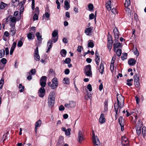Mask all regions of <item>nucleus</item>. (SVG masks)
<instances>
[{"instance_id": "obj_1", "label": "nucleus", "mask_w": 146, "mask_h": 146, "mask_svg": "<svg viewBox=\"0 0 146 146\" xmlns=\"http://www.w3.org/2000/svg\"><path fill=\"white\" fill-rule=\"evenodd\" d=\"M117 103H116V105H118L120 108H122L124 105V97L122 95L117 94Z\"/></svg>"}, {"instance_id": "obj_2", "label": "nucleus", "mask_w": 146, "mask_h": 146, "mask_svg": "<svg viewBox=\"0 0 146 146\" xmlns=\"http://www.w3.org/2000/svg\"><path fill=\"white\" fill-rule=\"evenodd\" d=\"M84 72L87 76H91L92 75L91 66L88 64L85 66L84 68Z\"/></svg>"}, {"instance_id": "obj_3", "label": "nucleus", "mask_w": 146, "mask_h": 146, "mask_svg": "<svg viewBox=\"0 0 146 146\" xmlns=\"http://www.w3.org/2000/svg\"><path fill=\"white\" fill-rule=\"evenodd\" d=\"M93 135V143L94 146H100V142L97 136H95V133L93 130L92 131Z\"/></svg>"}, {"instance_id": "obj_4", "label": "nucleus", "mask_w": 146, "mask_h": 146, "mask_svg": "<svg viewBox=\"0 0 146 146\" xmlns=\"http://www.w3.org/2000/svg\"><path fill=\"white\" fill-rule=\"evenodd\" d=\"M32 1L31 8L33 10L32 13L33 15L34 14L33 19V21H34L36 20V8L35 9V0H32Z\"/></svg>"}, {"instance_id": "obj_5", "label": "nucleus", "mask_w": 146, "mask_h": 146, "mask_svg": "<svg viewBox=\"0 0 146 146\" xmlns=\"http://www.w3.org/2000/svg\"><path fill=\"white\" fill-rule=\"evenodd\" d=\"M55 97L53 96L49 97L48 98V105L50 108H52L54 104Z\"/></svg>"}, {"instance_id": "obj_6", "label": "nucleus", "mask_w": 146, "mask_h": 146, "mask_svg": "<svg viewBox=\"0 0 146 146\" xmlns=\"http://www.w3.org/2000/svg\"><path fill=\"white\" fill-rule=\"evenodd\" d=\"M45 86H41L39 89L38 92V94L39 96L41 98H43L45 94V90L44 88Z\"/></svg>"}, {"instance_id": "obj_7", "label": "nucleus", "mask_w": 146, "mask_h": 146, "mask_svg": "<svg viewBox=\"0 0 146 146\" xmlns=\"http://www.w3.org/2000/svg\"><path fill=\"white\" fill-rule=\"evenodd\" d=\"M47 77L45 76H43L41 77L40 80V84L41 86H45L46 84Z\"/></svg>"}, {"instance_id": "obj_8", "label": "nucleus", "mask_w": 146, "mask_h": 146, "mask_svg": "<svg viewBox=\"0 0 146 146\" xmlns=\"http://www.w3.org/2000/svg\"><path fill=\"white\" fill-rule=\"evenodd\" d=\"M52 84L51 88L54 89L56 88L58 86V82L57 78H53L52 80Z\"/></svg>"}, {"instance_id": "obj_9", "label": "nucleus", "mask_w": 146, "mask_h": 146, "mask_svg": "<svg viewBox=\"0 0 146 146\" xmlns=\"http://www.w3.org/2000/svg\"><path fill=\"white\" fill-rule=\"evenodd\" d=\"M121 143L122 146H129V141L127 138L125 136L122 137Z\"/></svg>"}, {"instance_id": "obj_10", "label": "nucleus", "mask_w": 146, "mask_h": 146, "mask_svg": "<svg viewBox=\"0 0 146 146\" xmlns=\"http://www.w3.org/2000/svg\"><path fill=\"white\" fill-rule=\"evenodd\" d=\"M95 58L94 60L96 63L97 67H98L99 65L100 62V56L97 50H96L95 52Z\"/></svg>"}, {"instance_id": "obj_11", "label": "nucleus", "mask_w": 146, "mask_h": 146, "mask_svg": "<svg viewBox=\"0 0 146 146\" xmlns=\"http://www.w3.org/2000/svg\"><path fill=\"white\" fill-rule=\"evenodd\" d=\"M64 137L62 136H60L59 137L58 141L56 143L57 146H60L63 145L64 143Z\"/></svg>"}, {"instance_id": "obj_12", "label": "nucleus", "mask_w": 146, "mask_h": 146, "mask_svg": "<svg viewBox=\"0 0 146 146\" xmlns=\"http://www.w3.org/2000/svg\"><path fill=\"white\" fill-rule=\"evenodd\" d=\"M42 35L40 34L38 32H37V40H38V46H40L42 44Z\"/></svg>"}, {"instance_id": "obj_13", "label": "nucleus", "mask_w": 146, "mask_h": 146, "mask_svg": "<svg viewBox=\"0 0 146 146\" xmlns=\"http://www.w3.org/2000/svg\"><path fill=\"white\" fill-rule=\"evenodd\" d=\"M84 136L82 134V132L80 131H79L78 133V141L80 143H81L84 140Z\"/></svg>"}, {"instance_id": "obj_14", "label": "nucleus", "mask_w": 146, "mask_h": 146, "mask_svg": "<svg viewBox=\"0 0 146 146\" xmlns=\"http://www.w3.org/2000/svg\"><path fill=\"white\" fill-rule=\"evenodd\" d=\"M113 32L114 35V37L115 38L118 39L119 36V31L117 28H115L113 30Z\"/></svg>"}, {"instance_id": "obj_15", "label": "nucleus", "mask_w": 146, "mask_h": 146, "mask_svg": "<svg viewBox=\"0 0 146 146\" xmlns=\"http://www.w3.org/2000/svg\"><path fill=\"white\" fill-rule=\"evenodd\" d=\"M99 121L101 124L105 122L106 119L104 117V114L102 113L101 114L99 119Z\"/></svg>"}, {"instance_id": "obj_16", "label": "nucleus", "mask_w": 146, "mask_h": 146, "mask_svg": "<svg viewBox=\"0 0 146 146\" xmlns=\"http://www.w3.org/2000/svg\"><path fill=\"white\" fill-rule=\"evenodd\" d=\"M7 20L8 21H10L11 22L15 23H16V19L15 17L11 16L8 17L7 19Z\"/></svg>"}, {"instance_id": "obj_17", "label": "nucleus", "mask_w": 146, "mask_h": 146, "mask_svg": "<svg viewBox=\"0 0 146 146\" xmlns=\"http://www.w3.org/2000/svg\"><path fill=\"white\" fill-rule=\"evenodd\" d=\"M93 29V27H92L86 28L85 30V33L86 35H90V34L91 33Z\"/></svg>"}, {"instance_id": "obj_18", "label": "nucleus", "mask_w": 146, "mask_h": 146, "mask_svg": "<svg viewBox=\"0 0 146 146\" xmlns=\"http://www.w3.org/2000/svg\"><path fill=\"white\" fill-rule=\"evenodd\" d=\"M104 66L103 63L101 62L99 68V70L101 74L102 75L103 73Z\"/></svg>"}, {"instance_id": "obj_19", "label": "nucleus", "mask_w": 146, "mask_h": 146, "mask_svg": "<svg viewBox=\"0 0 146 146\" xmlns=\"http://www.w3.org/2000/svg\"><path fill=\"white\" fill-rule=\"evenodd\" d=\"M136 61L134 59L131 58L129 59L128 63L130 65H134L136 63Z\"/></svg>"}, {"instance_id": "obj_20", "label": "nucleus", "mask_w": 146, "mask_h": 146, "mask_svg": "<svg viewBox=\"0 0 146 146\" xmlns=\"http://www.w3.org/2000/svg\"><path fill=\"white\" fill-rule=\"evenodd\" d=\"M15 24H14V25L12 27L11 29L10 33L12 36H13L16 33V30L15 29Z\"/></svg>"}, {"instance_id": "obj_21", "label": "nucleus", "mask_w": 146, "mask_h": 146, "mask_svg": "<svg viewBox=\"0 0 146 146\" xmlns=\"http://www.w3.org/2000/svg\"><path fill=\"white\" fill-rule=\"evenodd\" d=\"M111 3V1L110 0L106 3V7L108 11H110L111 10V7L110 6Z\"/></svg>"}, {"instance_id": "obj_22", "label": "nucleus", "mask_w": 146, "mask_h": 146, "mask_svg": "<svg viewBox=\"0 0 146 146\" xmlns=\"http://www.w3.org/2000/svg\"><path fill=\"white\" fill-rule=\"evenodd\" d=\"M64 5V8L65 9V10H68L70 8V6L68 1H65Z\"/></svg>"}, {"instance_id": "obj_23", "label": "nucleus", "mask_w": 146, "mask_h": 146, "mask_svg": "<svg viewBox=\"0 0 146 146\" xmlns=\"http://www.w3.org/2000/svg\"><path fill=\"white\" fill-rule=\"evenodd\" d=\"M121 44L119 42L114 44L113 46L114 47V51L115 52V49L119 47H120Z\"/></svg>"}, {"instance_id": "obj_24", "label": "nucleus", "mask_w": 146, "mask_h": 146, "mask_svg": "<svg viewBox=\"0 0 146 146\" xmlns=\"http://www.w3.org/2000/svg\"><path fill=\"white\" fill-rule=\"evenodd\" d=\"M124 119L122 116H120L118 119V123L120 125L124 124Z\"/></svg>"}, {"instance_id": "obj_25", "label": "nucleus", "mask_w": 146, "mask_h": 146, "mask_svg": "<svg viewBox=\"0 0 146 146\" xmlns=\"http://www.w3.org/2000/svg\"><path fill=\"white\" fill-rule=\"evenodd\" d=\"M66 53L67 52L66 50L64 49H62L60 50V54L62 57H65Z\"/></svg>"}, {"instance_id": "obj_26", "label": "nucleus", "mask_w": 146, "mask_h": 146, "mask_svg": "<svg viewBox=\"0 0 146 146\" xmlns=\"http://www.w3.org/2000/svg\"><path fill=\"white\" fill-rule=\"evenodd\" d=\"M34 35V34L30 33L27 35L28 38L30 40L33 39L35 38Z\"/></svg>"}, {"instance_id": "obj_27", "label": "nucleus", "mask_w": 146, "mask_h": 146, "mask_svg": "<svg viewBox=\"0 0 146 146\" xmlns=\"http://www.w3.org/2000/svg\"><path fill=\"white\" fill-rule=\"evenodd\" d=\"M19 88L20 89L19 91L20 92H23L25 90V87L24 86H23L21 84H19Z\"/></svg>"}, {"instance_id": "obj_28", "label": "nucleus", "mask_w": 146, "mask_h": 146, "mask_svg": "<svg viewBox=\"0 0 146 146\" xmlns=\"http://www.w3.org/2000/svg\"><path fill=\"white\" fill-rule=\"evenodd\" d=\"M52 41L51 40H49L47 42V46L48 47V48H49V49H50L52 47Z\"/></svg>"}, {"instance_id": "obj_29", "label": "nucleus", "mask_w": 146, "mask_h": 146, "mask_svg": "<svg viewBox=\"0 0 146 146\" xmlns=\"http://www.w3.org/2000/svg\"><path fill=\"white\" fill-rule=\"evenodd\" d=\"M52 41L51 40H49L47 42V46L48 47V48H49V49H50L52 47Z\"/></svg>"}, {"instance_id": "obj_30", "label": "nucleus", "mask_w": 146, "mask_h": 146, "mask_svg": "<svg viewBox=\"0 0 146 146\" xmlns=\"http://www.w3.org/2000/svg\"><path fill=\"white\" fill-rule=\"evenodd\" d=\"M89 42L88 44V47L91 48H93L94 46V44L93 42V41L92 40H90L89 41Z\"/></svg>"}, {"instance_id": "obj_31", "label": "nucleus", "mask_w": 146, "mask_h": 146, "mask_svg": "<svg viewBox=\"0 0 146 146\" xmlns=\"http://www.w3.org/2000/svg\"><path fill=\"white\" fill-rule=\"evenodd\" d=\"M19 4L18 0H12V4L14 7L17 6Z\"/></svg>"}, {"instance_id": "obj_32", "label": "nucleus", "mask_w": 146, "mask_h": 146, "mask_svg": "<svg viewBox=\"0 0 146 146\" xmlns=\"http://www.w3.org/2000/svg\"><path fill=\"white\" fill-rule=\"evenodd\" d=\"M69 104L70 108H74L76 106V102L73 101H70Z\"/></svg>"}, {"instance_id": "obj_33", "label": "nucleus", "mask_w": 146, "mask_h": 146, "mask_svg": "<svg viewBox=\"0 0 146 146\" xmlns=\"http://www.w3.org/2000/svg\"><path fill=\"white\" fill-rule=\"evenodd\" d=\"M116 103H115L114 104V111L115 112V114L118 115V111L119 106L118 105H116Z\"/></svg>"}, {"instance_id": "obj_34", "label": "nucleus", "mask_w": 146, "mask_h": 146, "mask_svg": "<svg viewBox=\"0 0 146 146\" xmlns=\"http://www.w3.org/2000/svg\"><path fill=\"white\" fill-rule=\"evenodd\" d=\"M104 110L105 111L108 110V101L105 100L104 102Z\"/></svg>"}, {"instance_id": "obj_35", "label": "nucleus", "mask_w": 146, "mask_h": 146, "mask_svg": "<svg viewBox=\"0 0 146 146\" xmlns=\"http://www.w3.org/2000/svg\"><path fill=\"white\" fill-rule=\"evenodd\" d=\"M134 82H139V77L137 74H135L134 76Z\"/></svg>"}, {"instance_id": "obj_36", "label": "nucleus", "mask_w": 146, "mask_h": 146, "mask_svg": "<svg viewBox=\"0 0 146 146\" xmlns=\"http://www.w3.org/2000/svg\"><path fill=\"white\" fill-rule=\"evenodd\" d=\"M58 35V31L56 30H54L52 33V37L53 38H55Z\"/></svg>"}, {"instance_id": "obj_37", "label": "nucleus", "mask_w": 146, "mask_h": 146, "mask_svg": "<svg viewBox=\"0 0 146 146\" xmlns=\"http://www.w3.org/2000/svg\"><path fill=\"white\" fill-rule=\"evenodd\" d=\"M127 54L125 52H124L122 54V56H121V59L123 60H124L127 58Z\"/></svg>"}, {"instance_id": "obj_38", "label": "nucleus", "mask_w": 146, "mask_h": 146, "mask_svg": "<svg viewBox=\"0 0 146 146\" xmlns=\"http://www.w3.org/2000/svg\"><path fill=\"white\" fill-rule=\"evenodd\" d=\"M7 5V4L4 3L3 2H1L0 4V8L1 9H4Z\"/></svg>"}, {"instance_id": "obj_39", "label": "nucleus", "mask_w": 146, "mask_h": 146, "mask_svg": "<svg viewBox=\"0 0 146 146\" xmlns=\"http://www.w3.org/2000/svg\"><path fill=\"white\" fill-rule=\"evenodd\" d=\"M63 82L64 84H69V78H65L63 79Z\"/></svg>"}, {"instance_id": "obj_40", "label": "nucleus", "mask_w": 146, "mask_h": 146, "mask_svg": "<svg viewBox=\"0 0 146 146\" xmlns=\"http://www.w3.org/2000/svg\"><path fill=\"white\" fill-rule=\"evenodd\" d=\"M88 10L90 11H91L94 9V7L92 4L89 3L88 5Z\"/></svg>"}, {"instance_id": "obj_41", "label": "nucleus", "mask_w": 146, "mask_h": 146, "mask_svg": "<svg viewBox=\"0 0 146 146\" xmlns=\"http://www.w3.org/2000/svg\"><path fill=\"white\" fill-rule=\"evenodd\" d=\"M5 54V50L4 49L0 50V58L3 57Z\"/></svg>"}, {"instance_id": "obj_42", "label": "nucleus", "mask_w": 146, "mask_h": 146, "mask_svg": "<svg viewBox=\"0 0 146 146\" xmlns=\"http://www.w3.org/2000/svg\"><path fill=\"white\" fill-rule=\"evenodd\" d=\"M116 54L119 56H120L121 54L122 50L120 49H117L116 50Z\"/></svg>"}, {"instance_id": "obj_43", "label": "nucleus", "mask_w": 146, "mask_h": 146, "mask_svg": "<svg viewBox=\"0 0 146 146\" xmlns=\"http://www.w3.org/2000/svg\"><path fill=\"white\" fill-rule=\"evenodd\" d=\"M71 131V129L70 128H68L67 129L66 131H65V134L67 136H69L70 135V131Z\"/></svg>"}, {"instance_id": "obj_44", "label": "nucleus", "mask_w": 146, "mask_h": 146, "mask_svg": "<svg viewBox=\"0 0 146 146\" xmlns=\"http://www.w3.org/2000/svg\"><path fill=\"white\" fill-rule=\"evenodd\" d=\"M23 41L22 40H20L18 41L17 44V46L19 47H21L23 45Z\"/></svg>"}, {"instance_id": "obj_45", "label": "nucleus", "mask_w": 146, "mask_h": 146, "mask_svg": "<svg viewBox=\"0 0 146 146\" xmlns=\"http://www.w3.org/2000/svg\"><path fill=\"white\" fill-rule=\"evenodd\" d=\"M4 83V80L3 78H2L0 80V88L1 89L3 86Z\"/></svg>"}, {"instance_id": "obj_46", "label": "nucleus", "mask_w": 146, "mask_h": 146, "mask_svg": "<svg viewBox=\"0 0 146 146\" xmlns=\"http://www.w3.org/2000/svg\"><path fill=\"white\" fill-rule=\"evenodd\" d=\"M71 61V60L70 58H66L65 60L64 61V62L66 64L70 63Z\"/></svg>"}, {"instance_id": "obj_47", "label": "nucleus", "mask_w": 146, "mask_h": 146, "mask_svg": "<svg viewBox=\"0 0 146 146\" xmlns=\"http://www.w3.org/2000/svg\"><path fill=\"white\" fill-rule=\"evenodd\" d=\"M36 30V28L35 27H31L30 30V33H31L34 34L35 33Z\"/></svg>"}, {"instance_id": "obj_48", "label": "nucleus", "mask_w": 146, "mask_h": 146, "mask_svg": "<svg viewBox=\"0 0 146 146\" xmlns=\"http://www.w3.org/2000/svg\"><path fill=\"white\" fill-rule=\"evenodd\" d=\"M108 40H109L111 41V40H112V37L111 35L110 34L109 32L108 33Z\"/></svg>"}, {"instance_id": "obj_49", "label": "nucleus", "mask_w": 146, "mask_h": 146, "mask_svg": "<svg viewBox=\"0 0 146 146\" xmlns=\"http://www.w3.org/2000/svg\"><path fill=\"white\" fill-rule=\"evenodd\" d=\"M87 88L91 92L92 91V88L91 85L90 84H88L87 86Z\"/></svg>"}, {"instance_id": "obj_50", "label": "nucleus", "mask_w": 146, "mask_h": 146, "mask_svg": "<svg viewBox=\"0 0 146 146\" xmlns=\"http://www.w3.org/2000/svg\"><path fill=\"white\" fill-rule=\"evenodd\" d=\"M130 1H125V2L124 4V5L125 7H128L130 5Z\"/></svg>"}, {"instance_id": "obj_51", "label": "nucleus", "mask_w": 146, "mask_h": 146, "mask_svg": "<svg viewBox=\"0 0 146 146\" xmlns=\"http://www.w3.org/2000/svg\"><path fill=\"white\" fill-rule=\"evenodd\" d=\"M137 129L136 130L137 133L138 135H139L141 133V129L139 127V128L137 127Z\"/></svg>"}, {"instance_id": "obj_52", "label": "nucleus", "mask_w": 146, "mask_h": 146, "mask_svg": "<svg viewBox=\"0 0 146 146\" xmlns=\"http://www.w3.org/2000/svg\"><path fill=\"white\" fill-rule=\"evenodd\" d=\"M56 4L57 5V9H60V4L59 3L58 0H56Z\"/></svg>"}, {"instance_id": "obj_53", "label": "nucleus", "mask_w": 146, "mask_h": 146, "mask_svg": "<svg viewBox=\"0 0 146 146\" xmlns=\"http://www.w3.org/2000/svg\"><path fill=\"white\" fill-rule=\"evenodd\" d=\"M146 128V127H143L142 133L144 135H145L146 133V130H145ZM143 136L144 137V135Z\"/></svg>"}, {"instance_id": "obj_54", "label": "nucleus", "mask_w": 146, "mask_h": 146, "mask_svg": "<svg viewBox=\"0 0 146 146\" xmlns=\"http://www.w3.org/2000/svg\"><path fill=\"white\" fill-rule=\"evenodd\" d=\"M64 107L62 105L60 106L59 109L60 111H64Z\"/></svg>"}, {"instance_id": "obj_55", "label": "nucleus", "mask_w": 146, "mask_h": 146, "mask_svg": "<svg viewBox=\"0 0 146 146\" xmlns=\"http://www.w3.org/2000/svg\"><path fill=\"white\" fill-rule=\"evenodd\" d=\"M94 17V15L93 13H91L89 15V19H93Z\"/></svg>"}, {"instance_id": "obj_56", "label": "nucleus", "mask_w": 146, "mask_h": 146, "mask_svg": "<svg viewBox=\"0 0 146 146\" xmlns=\"http://www.w3.org/2000/svg\"><path fill=\"white\" fill-rule=\"evenodd\" d=\"M134 53L137 56H138L139 54V52L137 48H136V49L135 50L134 52Z\"/></svg>"}, {"instance_id": "obj_57", "label": "nucleus", "mask_w": 146, "mask_h": 146, "mask_svg": "<svg viewBox=\"0 0 146 146\" xmlns=\"http://www.w3.org/2000/svg\"><path fill=\"white\" fill-rule=\"evenodd\" d=\"M83 48L82 46H78V48L77 51L79 52H81V49Z\"/></svg>"}, {"instance_id": "obj_58", "label": "nucleus", "mask_w": 146, "mask_h": 146, "mask_svg": "<svg viewBox=\"0 0 146 146\" xmlns=\"http://www.w3.org/2000/svg\"><path fill=\"white\" fill-rule=\"evenodd\" d=\"M41 123V121L40 120H39L38 121H37V127L40 126Z\"/></svg>"}, {"instance_id": "obj_59", "label": "nucleus", "mask_w": 146, "mask_h": 146, "mask_svg": "<svg viewBox=\"0 0 146 146\" xmlns=\"http://www.w3.org/2000/svg\"><path fill=\"white\" fill-rule=\"evenodd\" d=\"M134 16L135 19L136 21L138 20V17L136 13H134Z\"/></svg>"}, {"instance_id": "obj_60", "label": "nucleus", "mask_w": 146, "mask_h": 146, "mask_svg": "<svg viewBox=\"0 0 146 146\" xmlns=\"http://www.w3.org/2000/svg\"><path fill=\"white\" fill-rule=\"evenodd\" d=\"M70 72V71L69 69H66L64 71V73L66 75L68 74Z\"/></svg>"}, {"instance_id": "obj_61", "label": "nucleus", "mask_w": 146, "mask_h": 146, "mask_svg": "<svg viewBox=\"0 0 146 146\" xmlns=\"http://www.w3.org/2000/svg\"><path fill=\"white\" fill-rule=\"evenodd\" d=\"M135 98L136 99L137 104H138L140 102L139 98L137 96H135Z\"/></svg>"}, {"instance_id": "obj_62", "label": "nucleus", "mask_w": 146, "mask_h": 146, "mask_svg": "<svg viewBox=\"0 0 146 146\" xmlns=\"http://www.w3.org/2000/svg\"><path fill=\"white\" fill-rule=\"evenodd\" d=\"M17 45V42H14L11 47V48L15 49Z\"/></svg>"}, {"instance_id": "obj_63", "label": "nucleus", "mask_w": 146, "mask_h": 146, "mask_svg": "<svg viewBox=\"0 0 146 146\" xmlns=\"http://www.w3.org/2000/svg\"><path fill=\"white\" fill-rule=\"evenodd\" d=\"M135 85L136 87L138 88L140 86L139 82H134Z\"/></svg>"}, {"instance_id": "obj_64", "label": "nucleus", "mask_w": 146, "mask_h": 146, "mask_svg": "<svg viewBox=\"0 0 146 146\" xmlns=\"http://www.w3.org/2000/svg\"><path fill=\"white\" fill-rule=\"evenodd\" d=\"M45 17L47 18H49L50 17V15L48 12H45Z\"/></svg>"}]
</instances>
